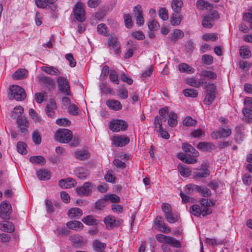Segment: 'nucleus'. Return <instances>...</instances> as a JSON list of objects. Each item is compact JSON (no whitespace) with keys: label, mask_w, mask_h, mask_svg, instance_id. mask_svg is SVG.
Here are the masks:
<instances>
[{"label":"nucleus","mask_w":252,"mask_h":252,"mask_svg":"<svg viewBox=\"0 0 252 252\" xmlns=\"http://www.w3.org/2000/svg\"><path fill=\"white\" fill-rule=\"evenodd\" d=\"M214 145L211 143H206V142H199L197 146V148L202 151H208L210 150H212L214 149Z\"/></svg>","instance_id":"f704fd0d"},{"label":"nucleus","mask_w":252,"mask_h":252,"mask_svg":"<svg viewBox=\"0 0 252 252\" xmlns=\"http://www.w3.org/2000/svg\"><path fill=\"white\" fill-rule=\"evenodd\" d=\"M242 113L245 117L246 121L252 119V109L251 108L244 107Z\"/></svg>","instance_id":"49530a36"},{"label":"nucleus","mask_w":252,"mask_h":252,"mask_svg":"<svg viewBox=\"0 0 252 252\" xmlns=\"http://www.w3.org/2000/svg\"><path fill=\"white\" fill-rule=\"evenodd\" d=\"M93 189V185L90 182H85L82 187L77 188L76 192L80 196H88L90 194Z\"/></svg>","instance_id":"9b49d317"},{"label":"nucleus","mask_w":252,"mask_h":252,"mask_svg":"<svg viewBox=\"0 0 252 252\" xmlns=\"http://www.w3.org/2000/svg\"><path fill=\"white\" fill-rule=\"evenodd\" d=\"M69 240L73 243V246L76 247H80L84 246L87 240L79 235H73L69 237Z\"/></svg>","instance_id":"2eb2a0df"},{"label":"nucleus","mask_w":252,"mask_h":252,"mask_svg":"<svg viewBox=\"0 0 252 252\" xmlns=\"http://www.w3.org/2000/svg\"><path fill=\"white\" fill-rule=\"evenodd\" d=\"M75 172L78 178L81 180L86 179L89 175L88 170L82 167L77 168Z\"/></svg>","instance_id":"7c9ffc66"},{"label":"nucleus","mask_w":252,"mask_h":252,"mask_svg":"<svg viewBox=\"0 0 252 252\" xmlns=\"http://www.w3.org/2000/svg\"><path fill=\"white\" fill-rule=\"evenodd\" d=\"M66 225L69 228L76 231L82 230L84 227L80 221L77 220L70 221L66 223Z\"/></svg>","instance_id":"a878e982"},{"label":"nucleus","mask_w":252,"mask_h":252,"mask_svg":"<svg viewBox=\"0 0 252 252\" xmlns=\"http://www.w3.org/2000/svg\"><path fill=\"white\" fill-rule=\"evenodd\" d=\"M109 79L110 81L115 84H119V80L118 75L114 70H111L109 74Z\"/></svg>","instance_id":"13d9d810"},{"label":"nucleus","mask_w":252,"mask_h":252,"mask_svg":"<svg viewBox=\"0 0 252 252\" xmlns=\"http://www.w3.org/2000/svg\"><path fill=\"white\" fill-rule=\"evenodd\" d=\"M65 58L66 60L69 62V66L71 67H75L76 65V62L74 59L73 55L71 53H68L65 55Z\"/></svg>","instance_id":"69168bd1"},{"label":"nucleus","mask_w":252,"mask_h":252,"mask_svg":"<svg viewBox=\"0 0 252 252\" xmlns=\"http://www.w3.org/2000/svg\"><path fill=\"white\" fill-rule=\"evenodd\" d=\"M179 69L181 72H186L189 74L193 73L195 69L191 66L185 63L179 64Z\"/></svg>","instance_id":"2f4dec72"},{"label":"nucleus","mask_w":252,"mask_h":252,"mask_svg":"<svg viewBox=\"0 0 252 252\" xmlns=\"http://www.w3.org/2000/svg\"><path fill=\"white\" fill-rule=\"evenodd\" d=\"M97 32L102 35H106L107 33V28L105 24H100L97 27Z\"/></svg>","instance_id":"4d7b16f0"},{"label":"nucleus","mask_w":252,"mask_h":252,"mask_svg":"<svg viewBox=\"0 0 252 252\" xmlns=\"http://www.w3.org/2000/svg\"><path fill=\"white\" fill-rule=\"evenodd\" d=\"M184 36V32L179 29H175L173 30L172 33L170 35L171 40L173 42L176 41L179 39L182 38Z\"/></svg>","instance_id":"c85d7f7f"},{"label":"nucleus","mask_w":252,"mask_h":252,"mask_svg":"<svg viewBox=\"0 0 252 252\" xmlns=\"http://www.w3.org/2000/svg\"><path fill=\"white\" fill-rule=\"evenodd\" d=\"M231 134V129L230 128H220L218 131H213L211 134L213 138L217 139L228 137Z\"/></svg>","instance_id":"4468645a"},{"label":"nucleus","mask_w":252,"mask_h":252,"mask_svg":"<svg viewBox=\"0 0 252 252\" xmlns=\"http://www.w3.org/2000/svg\"><path fill=\"white\" fill-rule=\"evenodd\" d=\"M118 92L119 96L121 98L125 99L127 98L128 95V91L124 87L119 89Z\"/></svg>","instance_id":"864d4df0"},{"label":"nucleus","mask_w":252,"mask_h":252,"mask_svg":"<svg viewBox=\"0 0 252 252\" xmlns=\"http://www.w3.org/2000/svg\"><path fill=\"white\" fill-rule=\"evenodd\" d=\"M200 204L201 206L200 207V210L201 215L205 216L212 213V210L210 207L215 204V203L213 201L211 200L208 201L205 198H203L200 200Z\"/></svg>","instance_id":"0eeeda50"},{"label":"nucleus","mask_w":252,"mask_h":252,"mask_svg":"<svg viewBox=\"0 0 252 252\" xmlns=\"http://www.w3.org/2000/svg\"><path fill=\"white\" fill-rule=\"evenodd\" d=\"M156 238L159 243L168 244L177 248L181 247V243L174 237L161 234H158L156 236Z\"/></svg>","instance_id":"39448f33"},{"label":"nucleus","mask_w":252,"mask_h":252,"mask_svg":"<svg viewBox=\"0 0 252 252\" xmlns=\"http://www.w3.org/2000/svg\"><path fill=\"white\" fill-rule=\"evenodd\" d=\"M106 104L110 109L115 111L120 110L122 108V105L121 103L119 101L117 100H108L106 101Z\"/></svg>","instance_id":"aec40b11"},{"label":"nucleus","mask_w":252,"mask_h":252,"mask_svg":"<svg viewBox=\"0 0 252 252\" xmlns=\"http://www.w3.org/2000/svg\"><path fill=\"white\" fill-rule=\"evenodd\" d=\"M0 229L3 231L11 233L14 230V226L12 222L4 221L0 222Z\"/></svg>","instance_id":"5701e85b"},{"label":"nucleus","mask_w":252,"mask_h":252,"mask_svg":"<svg viewBox=\"0 0 252 252\" xmlns=\"http://www.w3.org/2000/svg\"><path fill=\"white\" fill-rule=\"evenodd\" d=\"M93 247L95 251H101L105 249L106 245L98 240H95L93 243Z\"/></svg>","instance_id":"3c124183"},{"label":"nucleus","mask_w":252,"mask_h":252,"mask_svg":"<svg viewBox=\"0 0 252 252\" xmlns=\"http://www.w3.org/2000/svg\"><path fill=\"white\" fill-rule=\"evenodd\" d=\"M243 20L250 23V27L252 30V10L243 14Z\"/></svg>","instance_id":"052dcab7"},{"label":"nucleus","mask_w":252,"mask_h":252,"mask_svg":"<svg viewBox=\"0 0 252 252\" xmlns=\"http://www.w3.org/2000/svg\"><path fill=\"white\" fill-rule=\"evenodd\" d=\"M200 189V187L194 185V184H189L187 185L185 187V193H183L182 192H180V196L182 198V200L183 202L186 203V202H192L193 201V198L187 195H191L193 194V192L196 191V190H198Z\"/></svg>","instance_id":"7ed1b4c3"},{"label":"nucleus","mask_w":252,"mask_h":252,"mask_svg":"<svg viewBox=\"0 0 252 252\" xmlns=\"http://www.w3.org/2000/svg\"><path fill=\"white\" fill-rule=\"evenodd\" d=\"M76 182L72 178H67L66 180L62 179L59 181V185L62 188H71L76 185Z\"/></svg>","instance_id":"a211bd4d"},{"label":"nucleus","mask_w":252,"mask_h":252,"mask_svg":"<svg viewBox=\"0 0 252 252\" xmlns=\"http://www.w3.org/2000/svg\"><path fill=\"white\" fill-rule=\"evenodd\" d=\"M45 93H37L35 94L34 98L36 101L38 103H41L45 100Z\"/></svg>","instance_id":"e2e57ef3"},{"label":"nucleus","mask_w":252,"mask_h":252,"mask_svg":"<svg viewBox=\"0 0 252 252\" xmlns=\"http://www.w3.org/2000/svg\"><path fill=\"white\" fill-rule=\"evenodd\" d=\"M209 165L207 162H204L201 164L200 171L194 172L193 177L197 180L198 179L206 178L210 174V171L208 170Z\"/></svg>","instance_id":"9d476101"},{"label":"nucleus","mask_w":252,"mask_h":252,"mask_svg":"<svg viewBox=\"0 0 252 252\" xmlns=\"http://www.w3.org/2000/svg\"><path fill=\"white\" fill-rule=\"evenodd\" d=\"M17 122L20 126V130L22 132H24L27 130L26 126L28 125V121L25 117L21 116L18 118Z\"/></svg>","instance_id":"ea45409f"},{"label":"nucleus","mask_w":252,"mask_h":252,"mask_svg":"<svg viewBox=\"0 0 252 252\" xmlns=\"http://www.w3.org/2000/svg\"><path fill=\"white\" fill-rule=\"evenodd\" d=\"M9 90L10 94H9V97L11 99H14L16 100L21 101L24 100L26 97L25 90L18 85L10 86Z\"/></svg>","instance_id":"f03ea898"},{"label":"nucleus","mask_w":252,"mask_h":252,"mask_svg":"<svg viewBox=\"0 0 252 252\" xmlns=\"http://www.w3.org/2000/svg\"><path fill=\"white\" fill-rule=\"evenodd\" d=\"M186 83L191 86L195 88H199L202 84L204 83L203 82L201 81L200 80H196L193 77L188 78L186 80Z\"/></svg>","instance_id":"79ce46f5"},{"label":"nucleus","mask_w":252,"mask_h":252,"mask_svg":"<svg viewBox=\"0 0 252 252\" xmlns=\"http://www.w3.org/2000/svg\"><path fill=\"white\" fill-rule=\"evenodd\" d=\"M30 160L32 163L44 164L45 163V158L41 156H33L30 158Z\"/></svg>","instance_id":"c03bdc74"},{"label":"nucleus","mask_w":252,"mask_h":252,"mask_svg":"<svg viewBox=\"0 0 252 252\" xmlns=\"http://www.w3.org/2000/svg\"><path fill=\"white\" fill-rule=\"evenodd\" d=\"M104 197L105 200H109L113 203H118L120 201V198L119 196L115 194L106 195Z\"/></svg>","instance_id":"6e6d98bb"},{"label":"nucleus","mask_w":252,"mask_h":252,"mask_svg":"<svg viewBox=\"0 0 252 252\" xmlns=\"http://www.w3.org/2000/svg\"><path fill=\"white\" fill-rule=\"evenodd\" d=\"M196 6L199 9H202L205 8L208 10H211L213 8V5L212 4L203 0H197L196 2Z\"/></svg>","instance_id":"c9c22d12"},{"label":"nucleus","mask_w":252,"mask_h":252,"mask_svg":"<svg viewBox=\"0 0 252 252\" xmlns=\"http://www.w3.org/2000/svg\"><path fill=\"white\" fill-rule=\"evenodd\" d=\"M200 75L202 77L207 78L209 79L214 80L216 79L217 74L216 73L206 70H203L200 73Z\"/></svg>","instance_id":"37998d69"},{"label":"nucleus","mask_w":252,"mask_h":252,"mask_svg":"<svg viewBox=\"0 0 252 252\" xmlns=\"http://www.w3.org/2000/svg\"><path fill=\"white\" fill-rule=\"evenodd\" d=\"M40 83L43 84L47 87H53L55 85L54 81L49 77L41 76L39 78Z\"/></svg>","instance_id":"72a5a7b5"},{"label":"nucleus","mask_w":252,"mask_h":252,"mask_svg":"<svg viewBox=\"0 0 252 252\" xmlns=\"http://www.w3.org/2000/svg\"><path fill=\"white\" fill-rule=\"evenodd\" d=\"M190 212L195 216H199L201 215L200 206L196 204L192 205L190 208Z\"/></svg>","instance_id":"bf43d9fd"},{"label":"nucleus","mask_w":252,"mask_h":252,"mask_svg":"<svg viewBox=\"0 0 252 252\" xmlns=\"http://www.w3.org/2000/svg\"><path fill=\"white\" fill-rule=\"evenodd\" d=\"M111 140L112 143L117 147L124 146L129 142V138L124 135L113 136Z\"/></svg>","instance_id":"ddd939ff"},{"label":"nucleus","mask_w":252,"mask_h":252,"mask_svg":"<svg viewBox=\"0 0 252 252\" xmlns=\"http://www.w3.org/2000/svg\"><path fill=\"white\" fill-rule=\"evenodd\" d=\"M72 138L71 131L67 129L59 130L55 134V140L63 143L69 142Z\"/></svg>","instance_id":"423d86ee"},{"label":"nucleus","mask_w":252,"mask_h":252,"mask_svg":"<svg viewBox=\"0 0 252 252\" xmlns=\"http://www.w3.org/2000/svg\"><path fill=\"white\" fill-rule=\"evenodd\" d=\"M197 122L191 117H186L183 121V125L187 126H193L196 125Z\"/></svg>","instance_id":"09e8293b"},{"label":"nucleus","mask_w":252,"mask_h":252,"mask_svg":"<svg viewBox=\"0 0 252 252\" xmlns=\"http://www.w3.org/2000/svg\"><path fill=\"white\" fill-rule=\"evenodd\" d=\"M240 54L243 58H249L251 57V51L249 47L243 46L240 49Z\"/></svg>","instance_id":"a18cd8bd"},{"label":"nucleus","mask_w":252,"mask_h":252,"mask_svg":"<svg viewBox=\"0 0 252 252\" xmlns=\"http://www.w3.org/2000/svg\"><path fill=\"white\" fill-rule=\"evenodd\" d=\"M183 6L182 0H172L171 6L172 10L177 13H179Z\"/></svg>","instance_id":"b1692460"},{"label":"nucleus","mask_w":252,"mask_h":252,"mask_svg":"<svg viewBox=\"0 0 252 252\" xmlns=\"http://www.w3.org/2000/svg\"><path fill=\"white\" fill-rule=\"evenodd\" d=\"M82 221L88 225H97L98 223V220L90 215L82 219Z\"/></svg>","instance_id":"4c0bfd02"},{"label":"nucleus","mask_w":252,"mask_h":252,"mask_svg":"<svg viewBox=\"0 0 252 252\" xmlns=\"http://www.w3.org/2000/svg\"><path fill=\"white\" fill-rule=\"evenodd\" d=\"M127 123L122 119H113L109 123V128L113 132L126 131L128 128Z\"/></svg>","instance_id":"20e7f679"},{"label":"nucleus","mask_w":252,"mask_h":252,"mask_svg":"<svg viewBox=\"0 0 252 252\" xmlns=\"http://www.w3.org/2000/svg\"><path fill=\"white\" fill-rule=\"evenodd\" d=\"M68 110L70 113L74 115H77L80 112L79 108L75 104L70 105L68 107Z\"/></svg>","instance_id":"774afa93"},{"label":"nucleus","mask_w":252,"mask_h":252,"mask_svg":"<svg viewBox=\"0 0 252 252\" xmlns=\"http://www.w3.org/2000/svg\"><path fill=\"white\" fill-rule=\"evenodd\" d=\"M57 81L59 90L66 95H70V86L68 80L64 77L61 76L58 78Z\"/></svg>","instance_id":"6e6552de"},{"label":"nucleus","mask_w":252,"mask_h":252,"mask_svg":"<svg viewBox=\"0 0 252 252\" xmlns=\"http://www.w3.org/2000/svg\"><path fill=\"white\" fill-rule=\"evenodd\" d=\"M183 151L188 153L187 154H191L192 156L198 157L199 153L191 145L188 143H184L182 145Z\"/></svg>","instance_id":"412c9836"},{"label":"nucleus","mask_w":252,"mask_h":252,"mask_svg":"<svg viewBox=\"0 0 252 252\" xmlns=\"http://www.w3.org/2000/svg\"><path fill=\"white\" fill-rule=\"evenodd\" d=\"M104 178L107 182L110 183H114L116 179V177L112 171H108L105 175Z\"/></svg>","instance_id":"338daca9"},{"label":"nucleus","mask_w":252,"mask_h":252,"mask_svg":"<svg viewBox=\"0 0 252 252\" xmlns=\"http://www.w3.org/2000/svg\"><path fill=\"white\" fill-rule=\"evenodd\" d=\"M124 19L126 27L127 28H131L133 25L131 16L128 14H124Z\"/></svg>","instance_id":"5fc2aeb1"},{"label":"nucleus","mask_w":252,"mask_h":252,"mask_svg":"<svg viewBox=\"0 0 252 252\" xmlns=\"http://www.w3.org/2000/svg\"><path fill=\"white\" fill-rule=\"evenodd\" d=\"M183 93L184 95L187 97H195L198 95L197 92L194 89H185Z\"/></svg>","instance_id":"8fccbe9b"},{"label":"nucleus","mask_w":252,"mask_h":252,"mask_svg":"<svg viewBox=\"0 0 252 252\" xmlns=\"http://www.w3.org/2000/svg\"><path fill=\"white\" fill-rule=\"evenodd\" d=\"M82 210L78 208H71L68 210L67 213L68 217L71 219L78 218L82 215Z\"/></svg>","instance_id":"c756f323"},{"label":"nucleus","mask_w":252,"mask_h":252,"mask_svg":"<svg viewBox=\"0 0 252 252\" xmlns=\"http://www.w3.org/2000/svg\"><path fill=\"white\" fill-rule=\"evenodd\" d=\"M73 12L75 18L80 22H83L85 20V11L81 3H77L73 8Z\"/></svg>","instance_id":"f8f14e48"},{"label":"nucleus","mask_w":252,"mask_h":252,"mask_svg":"<svg viewBox=\"0 0 252 252\" xmlns=\"http://www.w3.org/2000/svg\"><path fill=\"white\" fill-rule=\"evenodd\" d=\"M56 108V105L55 102L53 100H51L49 103L47 104L45 111L47 115L52 118L54 117L55 111L54 110Z\"/></svg>","instance_id":"393cba45"},{"label":"nucleus","mask_w":252,"mask_h":252,"mask_svg":"<svg viewBox=\"0 0 252 252\" xmlns=\"http://www.w3.org/2000/svg\"><path fill=\"white\" fill-rule=\"evenodd\" d=\"M109 46L113 49L116 54H118L120 49V44L115 36H111L108 39Z\"/></svg>","instance_id":"f3484780"},{"label":"nucleus","mask_w":252,"mask_h":252,"mask_svg":"<svg viewBox=\"0 0 252 252\" xmlns=\"http://www.w3.org/2000/svg\"><path fill=\"white\" fill-rule=\"evenodd\" d=\"M73 155L76 158L80 160L88 159L90 157V153L84 150H77L74 153Z\"/></svg>","instance_id":"6ab92c4d"},{"label":"nucleus","mask_w":252,"mask_h":252,"mask_svg":"<svg viewBox=\"0 0 252 252\" xmlns=\"http://www.w3.org/2000/svg\"><path fill=\"white\" fill-rule=\"evenodd\" d=\"M36 174L40 180H48L51 178L50 172L46 169H41L37 171Z\"/></svg>","instance_id":"cd10ccee"},{"label":"nucleus","mask_w":252,"mask_h":252,"mask_svg":"<svg viewBox=\"0 0 252 252\" xmlns=\"http://www.w3.org/2000/svg\"><path fill=\"white\" fill-rule=\"evenodd\" d=\"M202 61L206 65H210L213 63V58L211 55L205 54L202 56Z\"/></svg>","instance_id":"680f3d73"},{"label":"nucleus","mask_w":252,"mask_h":252,"mask_svg":"<svg viewBox=\"0 0 252 252\" xmlns=\"http://www.w3.org/2000/svg\"><path fill=\"white\" fill-rule=\"evenodd\" d=\"M26 145L23 142H18L17 144V149L18 153L26 155L27 153L26 150Z\"/></svg>","instance_id":"603ef678"},{"label":"nucleus","mask_w":252,"mask_h":252,"mask_svg":"<svg viewBox=\"0 0 252 252\" xmlns=\"http://www.w3.org/2000/svg\"><path fill=\"white\" fill-rule=\"evenodd\" d=\"M196 191L200 193L201 195L204 197H208L211 194V190L205 187L201 188L200 187V189L196 190Z\"/></svg>","instance_id":"0e129e2a"},{"label":"nucleus","mask_w":252,"mask_h":252,"mask_svg":"<svg viewBox=\"0 0 252 252\" xmlns=\"http://www.w3.org/2000/svg\"><path fill=\"white\" fill-rule=\"evenodd\" d=\"M182 20V16L179 13H174L171 17V23L173 26H178L181 23Z\"/></svg>","instance_id":"58836bf2"},{"label":"nucleus","mask_w":252,"mask_h":252,"mask_svg":"<svg viewBox=\"0 0 252 252\" xmlns=\"http://www.w3.org/2000/svg\"><path fill=\"white\" fill-rule=\"evenodd\" d=\"M219 18L218 13L216 11H213L211 14L204 17L202 21V26L205 28L210 29L213 26V22L214 20Z\"/></svg>","instance_id":"1a4fd4ad"},{"label":"nucleus","mask_w":252,"mask_h":252,"mask_svg":"<svg viewBox=\"0 0 252 252\" xmlns=\"http://www.w3.org/2000/svg\"><path fill=\"white\" fill-rule=\"evenodd\" d=\"M168 114V123L169 126L174 127L177 125V116L173 112H170Z\"/></svg>","instance_id":"a19ab883"},{"label":"nucleus","mask_w":252,"mask_h":252,"mask_svg":"<svg viewBox=\"0 0 252 252\" xmlns=\"http://www.w3.org/2000/svg\"><path fill=\"white\" fill-rule=\"evenodd\" d=\"M104 221L107 226L112 227L115 225L116 219L115 217L113 216H108L105 218Z\"/></svg>","instance_id":"de8ad7c7"},{"label":"nucleus","mask_w":252,"mask_h":252,"mask_svg":"<svg viewBox=\"0 0 252 252\" xmlns=\"http://www.w3.org/2000/svg\"><path fill=\"white\" fill-rule=\"evenodd\" d=\"M11 205L5 202H2L0 204L1 217L3 219H9L11 214Z\"/></svg>","instance_id":"dca6fc26"},{"label":"nucleus","mask_w":252,"mask_h":252,"mask_svg":"<svg viewBox=\"0 0 252 252\" xmlns=\"http://www.w3.org/2000/svg\"><path fill=\"white\" fill-rule=\"evenodd\" d=\"M41 69L47 74L51 75L59 76L61 73L60 70H59L57 68L53 66H44L41 67Z\"/></svg>","instance_id":"4be33fe9"},{"label":"nucleus","mask_w":252,"mask_h":252,"mask_svg":"<svg viewBox=\"0 0 252 252\" xmlns=\"http://www.w3.org/2000/svg\"><path fill=\"white\" fill-rule=\"evenodd\" d=\"M206 95L203 102L206 105H211L216 97L217 94L216 86L213 83H209L206 86Z\"/></svg>","instance_id":"f257e3e1"},{"label":"nucleus","mask_w":252,"mask_h":252,"mask_svg":"<svg viewBox=\"0 0 252 252\" xmlns=\"http://www.w3.org/2000/svg\"><path fill=\"white\" fill-rule=\"evenodd\" d=\"M178 169L180 174L183 177H189L191 174L190 169L187 166L179 164Z\"/></svg>","instance_id":"473e14b6"},{"label":"nucleus","mask_w":252,"mask_h":252,"mask_svg":"<svg viewBox=\"0 0 252 252\" xmlns=\"http://www.w3.org/2000/svg\"><path fill=\"white\" fill-rule=\"evenodd\" d=\"M24 109L20 106H17L14 107L13 111L11 113V116L14 119H18L21 117L23 113Z\"/></svg>","instance_id":"e433bc0d"},{"label":"nucleus","mask_w":252,"mask_h":252,"mask_svg":"<svg viewBox=\"0 0 252 252\" xmlns=\"http://www.w3.org/2000/svg\"><path fill=\"white\" fill-rule=\"evenodd\" d=\"M28 71L25 69H19L12 75L15 80H20L26 78L27 76Z\"/></svg>","instance_id":"bb28decb"}]
</instances>
